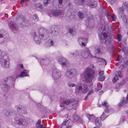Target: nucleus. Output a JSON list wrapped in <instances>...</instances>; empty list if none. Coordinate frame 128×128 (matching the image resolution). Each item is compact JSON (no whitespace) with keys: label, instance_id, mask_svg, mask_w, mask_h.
I'll list each match as a JSON object with an SVG mask.
<instances>
[{"label":"nucleus","instance_id":"64","mask_svg":"<svg viewBox=\"0 0 128 128\" xmlns=\"http://www.w3.org/2000/svg\"><path fill=\"white\" fill-rule=\"evenodd\" d=\"M21 67L22 68L23 67V66L22 64H21Z\"/></svg>","mask_w":128,"mask_h":128},{"label":"nucleus","instance_id":"47","mask_svg":"<svg viewBox=\"0 0 128 128\" xmlns=\"http://www.w3.org/2000/svg\"><path fill=\"white\" fill-rule=\"evenodd\" d=\"M41 123V120H39L37 122V123L36 124V126L37 127H39L40 125V124Z\"/></svg>","mask_w":128,"mask_h":128},{"label":"nucleus","instance_id":"22","mask_svg":"<svg viewBox=\"0 0 128 128\" xmlns=\"http://www.w3.org/2000/svg\"><path fill=\"white\" fill-rule=\"evenodd\" d=\"M97 2H96L92 0L88 1L87 5L92 8L96 7L97 6Z\"/></svg>","mask_w":128,"mask_h":128},{"label":"nucleus","instance_id":"19","mask_svg":"<svg viewBox=\"0 0 128 128\" xmlns=\"http://www.w3.org/2000/svg\"><path fill=\"white\" fill-rule=\"evenodd\" d=\"M103 48L101 45L97 46L95 51V54L98 55L99 56L101 54L102 52V50Z\"/></svg>","mask_w":128,"mask_h":128},{"label":"nucleus","instance_id":"53","mask_svg":"<svg viewBox=\"0 0 128 128\" xmlns=\"http://www.w3.org/2000/svg\"><path fill=\"white\" fill-rule=\"evenodd\" d=\"M104 74V71L102 70L99 73V76H103V75Z\"/></svg>","mask_w":128,"mask_h":128},{"label":"nucleus","instance_id":"40","mask_svg":"<svg viewBox=\"0 0 128 128\" xmlns=\"http://www.w3.org/2000/svg\"><path fill=\"white\" fill-rule=\"evenodd\" d=\"M51 2V0H44L43 2V3L44 6L48 4H50Z\"/></svg>","mask_w":128,"mask_h":128},{"label":"nucleus","instance_id":"6","mask_svg":"<svg viewBox=\"0 0 128 128\" xmlns=\"http://www.w3.org/2000/svg\"><path fill=\"white\" fill-rule=\"evenodd\" d=\"M55 32L53 31L52 32L50 33L46 34L45 33L44 34H40V32H39L38 36H39V38L38 36V35L37 34L36 32H33L32 34V35L34 37V38L35 42L37 44H40L41 39L44 40L47 39L50 34L53 36L54 35V34Z\"/></svg>","mask_w":128,"mask_h":128},{"label":"nucleus","instance_id":"62","mask_svg":"<svg viewBox=\"0 0 128 128\" xmlns=\"http://www.w3.org/2000/svg\"><path fill=\"white\" fill-rule=\"evenodd\" d=\"M71 126H68L66 128H71Z\"/></svg>","mask_w":128,"mask_h":128},{"label":"nucleus","instance_id":"18","mask_svg":"<svg viewBox=\"0 0 128 128\" xmlns=\"http://www.w3.org/2000/svg\"><path fill=\"white\" fill-rule=\"evenodd\" d=\"M17 110L18 112L21 113L26 114H27L26 111L25 110V108L20 105H17L16 106Z\"/></svg>","mask_w":128,"mask_h":128},{"label":"nucleus","instance_id":"63","mask_svg":"<svg viewBox=\"0 0 128 128\" xmlns=\"http://www.w3.org/2000/svg\"><path fill=\"white\" fill-rule=\"evenodd\" d=\"M109 2H111L113 0H107Z\"/></svg>","mask_w":128,"mask_h":128},{"label":"nucleus","instance_id":"50","mask_svg":"<svg viewBox=\"0 0 128 128\" xmlns=\"http://www.w3.org/2000/svg\"><path fill=\"white\" fill-rule=\"evenodd\" d=\"M109 111V109L108 108H106L105 111L103 112H104L106 114H108V112Z\"/></svg>","mask_w":128,"mask_h":128},{"label":"nucleus","instance_id":"30","mask_svg":"<svg viewBox=\"0 0 128 128\" xmlns=\"http://www.w3.org/2000/svg\"><path fill=\"white\" fill-rule=\"evenodd\" d=\"M100 118H97L95 122V124L96 126H101L102 125V122Z\"/></svg>","mask_w":128,"mask_h":128},{"label":"nucleus","instance_id":"5","mask_svg":"<svg viewBox=\"0 0 128 128\" xmlns=\"http://www.w3.org/2000/svg\"><path fill=\"white\" fill-rule=\"evenodd\" d=\"M78 103L75 98H70L64 100L60 105L61 107H64L65 104L67 105L66 108L68 110H70L72 109L76 108V106Z\"/></svg>","mask_w":128,"mask_h":128},{"label":"nucleus","instance_id":"12","mask_svg":"<svg viewBox=\"0 0 128 128\" xmlns=\"http://www.w3.org/2000/svg\"><path fill=\"white\" fill-rule=\"evenodd\" d=\"M58 61L62 66V68L65 66L67 67L69 64L68 61L62 57H60L58 60Z\"/></svg>","mask_w":128,"mask_h":128},{"label":"nucleus","instance_id":"21","mask_svg":"<svg viewBox=\"0 0 128 128\" xmlns=\"http://www.w3.org/2000/svg\"><path fill=\"white\" fill-rule=\"evenodd\" d=\"M80 53L81 52L79 50H76L73 52H70L69 54L71 57H76L80 54Z\"/></svg>","mask_w":128,"mask_h":128},{"label":"nucleus","instance_id":"33","mask_svg":"<svg viewBox=\"0 0 128 128\" xmlns=\"http://www.w3.org/2000/svg\"><path fill=\"white\" fill-rule=\"evenodd\" d=\"M108 116L109 114H106L104 112H103L100 118L101 120L103 121Z\"/></svg>","mask_w":128,"mask_h":128},{"label":"nucleus","instance_id":"61","mask_svg":"<svg viewBox=\"0 0 128 128\" xmlns=\"http://www.w3.org/2000/svg\"><path fill=\"white\" fill-rule=\"evenodd\" d=\"M66 124V123L65 122H64L62 123V126Z\"/></svg>","mask_w":128,"mask_h":128},{"label":"nucleus","instance_id":"7","mask_svg":"<svg viewBox=\"0 0 128 128\" xmlns=\"http://www.w3.org/2000/svg\"><path fill=\"white\" fill-rule=\"evenodd\" d=\"M0 64L3 68H7L9 66V59L8 55L4 52L0 50Z\"/></svg>","mask_w":128,"mask_h":128},{"label":"nucleus","instance_id":"58","mask_svg":"<svg viewBox=\"0 0 128 128\" xmlns=\"http://www.w3.org/2000/svg\"><path fill=\"white\" fill-rule=\"evenodd\" d=\"M88 96H89V95H88V94H87V95L86 96L84 100H86L88 98Z\"/></svg>","mask_w":128,"mask_h":128},{"label":"nucleus","instance_id":"41","mask_svg":"<svg viewBox=\"0 0 128 128\" xmlns=\"http://www.w3.org/2000/svg\"><path fill=\"white\" fill-rule=\"evenodd\" d=\"M102 84H100V86H98V87L95 89L96 91L98 92L102 89Z\"/></svg>","mask_w":128,"mask_h":128},{"label":"nucleus","instance_id":"43","mask_svg":"<svg viewBox=\"0 0 128 128\" xmlns=\"http://www.w3.org/2000/svg\"><path fill=\"white\" fill-rule=\"evenodd\" d=\"M110 16L112 18V20L113 21H116V16L114 14H112L110 15Z\"/></svg>","mask_w":128,"mask_h":128},{"label":"nucleus","instance_id":"14","mask_svg":"<svg viewBox=\"0 0 128 128\" xmlns=\"http://www.w3.org/2000/svg\"><path fill=\"white\" fill-rule=\"evenodd\" d=\"M53 78L54 79H57L59 78L61 75L60 71L56 69L55 67L53 68Z\"/></svg>","mask_w":128,"mask_h":128},{"label":"nucleus","instance_id":"10","mask_svg":"<svg viewBox=\"0 0 128 128\" xmlns=\"http://www.w3.org/2000/svg\"><path fill=\"white\" fill-rule=\"evenodd\" d=\"M88 21L86 22V25L87 27L92 28L94 26V20L93 18V16L91 14L88 18Z\"/></svg>","mask_w":128,"mask_h":128},{"label":"nucleus","instance_id":"51","mask_svg":"<svg viewBox=\"0 0 128 128\" xmlns=\"http://www.w3.org/2000/svg\"><path fill=\"white\" fill-rule=\"evenodd\" d=\"M79 122L80 123L83 124L84 123V121L82 120L80 118H79L78 120Z\"/></svg>","mask_w":128,"mask_h":128},{"label":"nucleus","instance_id":"28","mask_svg":"<svg viewBox=\"0 0 128 128\" xmlns=\"http://www.w3.org/2000/svg\"><path fill=\"white\" fill-rule=\"evenodd\" d=\"M86 116L90 122H92L94 120L95 118L93 115L87 114Z\"/></svg>","mask_w":128,"mask_h":128},{"label":"nucleus","instance_id":"35","mask_svg":"<svg viewBox=\"0 0 128 128\" xmlns=\"http://www.w3.org/2000/svg\"><path fill=\"white\" fill-rule=\"evenodd\" d=\"M104 15L107 17L108 20L110 16L109 12L106 10L105 9H104Z\"/></svg>","mask_w":128,"mask_h":128},{"label":"nucleus","instance_id":"24","mask_svg":"<svg viewBox=\"0 0 128 128\" xmlns=\"http://www.w3.org/2000/svg\"><path fill=\"white\" fill-rule=\"evenodd\" d=\"M50 62V60L47 58H46L40 60V63L41 65H46L48 64Z\"/></svg>","mask_w":128,"mask_h":128},{"label":"nucleus","instance_id":"9","mask_svg":"<svg viewBox=\"0 0 128 128\" xmlns=\"http://www.w3.org/2000/svg\"><path fill=\"white\" fill-rule=\"evenodd\" d=\"M76 73L75 70L71 69L66 71L64 74V76L66 78L70 79L72 78Z\"/></svg>","mask_w":128,"mask_h":128},{"label":"nucleus","instance_id":"16","mask_svg":"<svg viewBox=\"0 0 128 128\" xmlns=\"http://www.w3.org/2000/svg\"><path fill=\"white\" fill-rule=\"evenodd\" d=\"M122 76V74L120 71H117L115 74V76L113 78L112 80L114 83L115 82L118 80V77L121 78Z\"/></svg>","mask_w":128,"mask_h":128},{"label":"nucleus","instance_id":"60","mask_svg":"<svg viewBox=\"0 0 128 128\" xmlns=\"http://www.w3.org/2000/svg\"><path fill=\"white\" fill-rule=\"evenodd\" d=\"M101 126H96L94 127V128H99Z\"/></svg>","mask_w":128,"mask_h":128},{"label":"nucleus","instance_id":"49","mask_svg":"<svg viewBox=\"0 0 128 128\" xmlns=\"http://www.w3.org/2000/svg\"><path fill=\"white\" fill-rule=\"evenodd\" d=\"M94 90H90L87 94H88V95H90L91 94H92L93 93H94Z\"/></svg>","mask_w":128,"mask_h":128},{"label":"nucleus","instance_id":"45","mask_svg":"<svg viewBox=\"0 0 128 128\" xmlns=\"http://www.w3.org/2000/svg\"><path fill=\"white\" fill-rule=\"evenodd\" d=\"M4 37H3L2 34H0V43L4 41Z\"/></svg>","mask_w":128,"mask_h":128},{"label":"nucleus","instance_id":"11","mask_svg":"<svg viewBox=\"0 0 128 128\" xmlns=\"http://www.w3.org/2000/svg\"><path fill=\"white\" fill-rule=\"evenodd\" d=\"M52 15L55 16H60L62 17L64 16V12L62 10H53L51 12Z\"/></svg>","mask_w":128,"mask_h":128},{"label":"nucleus","instance_id":"23","mask_svg":"<svg viewBox=\"0 0 128 128\" xmlns=\"http://www.w3.org/2000/svg\"><path fill=\"white\" fill-rule=\"evenodd\" d=\"M95 58H97L96 62L99 64H104L105 65H106V61L104 58H96V57Z\"/></svg>","mask_w":128,"mask_h":128},{"label":"nucleus","instance_id":"8","mask_svg":"<svg viewBox=\"0 0 128 128\" xmlns=\"http://www.w3.org/2000/svg\"><path fill=\"white\" fill-rule=\"evenodd\" d=\"M80 56L82 58L84 59H88L90 58H92L96 57V56L92 55L89 48H85L81 50Z\"/></svg>","mask_w":128,"mask_h":128},{"label":"nucleus","instance_id":"56","mask_svg":"<svg viewBox=\"0 0 128 128\" xmlns=\"http://www.w3.org/2000/svg\"><path fill=\"white\" fill-rule=\"evenodd\" d=\"M26 0H21V4H23L24 2H26Z\"/></svg>","mask_w":128,"mask_h":128},{"label":"nucleus","instance_id":"27","mask_svg":"<svg viewBox=\"0 0 128 128\" xmlns=\"http://www.w3.org/2000/svg\"><path fill=\"white\" fill-rule=\"evenodd\" d=\"M118 16L119 17L122 16L124 12V9L122 7L119 8L118 9Z\"/></svg>","mask_w":128,"mask_h":128},{"label":"nucleus","instance_id":"17","mask_svg":"<svg viewBox=\"0 0 128 128\" xmlns=\"http://www.w3.org/2000/svg\"><path fill=\"white\" fill-rule=\"evenodd\" d=\"M78 41L80 45L85 46L88 42V39L86 38H78Z\"/></svg>","mask_w":128,"mask_h":128},{"label":"nucleus","instance_id":"20","mask_svg":"<svg viewBox=\"0 0 128 128\" xmlns=\"http://www.w3.org/2000/svg\"><path fill=\"white\" fill-rule=\"evenodd\" d=\"M128 94H127L126 98L122 97V98L120 102L118 104V106H120L124 105L125 103H126L128 100Z\"/></svg>","mask_w":128,"mask_h":128},{"label":"nucleus","instance_id":"26","mask_svg":"<svg viewBox=\"0 0 128 128\" xmlns=\"http://www.w3.org/2000/svg\"><path fill=\"white\" fill-rule=\"evenodd\" d=\"M123 64L119 67V69L122 70L124 67H126L128 66V61L127 60H123Z\"/></svg>","mask_w":128,"mask_h":128},{"label":"nucleus","instance_id":"59","mask_svg":"<svg viewBox=\"0 0 128 128\" xmlns=\"http://www.w3.org/2000/svg\"><path fill=\"white\" fill-rule=\"evenodd\" d=\"M59 3L60 4H61L62 3V0H58Z\"/></svg>","mask_w":128,"mask_h":128},{"label":"nucleus","instance_id":"39","mask_svg":"<svg viewBox=\"0 0 128 128\" xmlns=\"http://www.w3.org/2000/svg\"><path fill=\"white\" fill-rule=\"evenodd\" d=\"M102 105L104 107H108L109 105L106 101L103 102L102 103Z\"/></svg>","mask_w":128,"mask_h":128},{"label":"nucleus","instance_id":"34","mask_svg":"<svg viewBox=\"0 0 128 128\" xmlns=\"http://www.w3.org/2000/svg\"><path fill=\"white\" fill-rule=\"evenodd\" d=\"M34 6L35 8L37 10L41 9L42 7V6L40 3L35 4H34Z\"/></svg>","mask_w":128,"mask_h":128},{"label":"nucleus","instance_id":"42","mask_svg":"<svg viewBox=\"0 0 128 128\" xmlns=\"http://www.w3.org/2000/svg\"><path fill=\"white\" fill-rule=\"evenodd\" d=\"M120 88V84H117L114 88L116 92H118Z\"/></svg>","mask_w":128,"mask_h":128},{"label":"nucleus","instance_id":"54","mask_svg":"<svg viewBox=\"0 0 128 128\" xmlns=\"http://www.w3.org/2000/svg\"><path fill=\"white\" fill-rule=\"evenodd\" d=\"M122 58V56H119L117 58V60L118 61H119L120 59H121Z\"/></svg>","mask_w":128,"mask_h":128},{"label":"nucleus","instance_id":"3","mask_svg":"<svg viewBox=\"0 0 128 128\" xmlns=\"http://www.w3.org/2000/svg\"><path fill=\"white\" fill-rule=\"evenodd\" d=\"M68 84L70 87L75 86V92L77 95H80L82 94H86L88 90V88L87 85L84 83H79L77 85L68 82Z\"/></svg>","mask_w":128,"mask_h":128},{"label":"nucleus","instance_id":"1","mask_svg":"<svg viewBox=\"0 0 128 128\" xmlns=\"http://www.w3.org/2000/svg\"><path fill=\"white\" fill-rule=\"evenodd\" d=\"M29 72L28 70H24L19 75L18 74H16L15 76L16 80L19 77L23 78L25 76H28V74L27 73ZM15 80L14 77L12 76L5 78L2 85V88L3 90L6 92L9 90L11 86H14V82Z\"/></svg>","mask_w":128,"mask_h":128},{"label":"nucleus","instance_id":"13","mask_svg":"<svg viewBox=\"0 0 128 128\" xmlns=\"http://www.w3.org/2000/svg\"><path fill=\"white\" fill-rule=\"evenodd\" d=\"M14 122L20 125H25L27 124V122L25 119L23 118H15Z\"/></svg>","mask_w":128,"mask_h":128},{"label":"nucleus","instance_id":"48","mask_svg":"<svg viewBox=\"0 0 128 128\" xmlns=\"http://www.w3.org/2000/svg\"><path fill=\"white\" fill-rule=\"evenodd\" d=\"M122 38V36L120 34H118L117 36V39L118 42L120 41Z\"/></svg>","mask_w":128,"mask_h":128},{"label":"nucleus","instance_id":"55","mask_svg":"<svg viewBox=\"0 0 128 128\" xmlns=\"http://www.w3.org/2000/svg\"><path fill=\"white\" fill-rule=\"evenodd\" d=\"M124 84V80H122L121 81L120 83V86L121 85H123Z\"/></svg>","mask_w":128,"mask_h":128},{"label":"nucleus","instance_id":"32","mask_svg":"<svg viewBox=\"0 0 128 128\" xmlns=\"http://www.w3.org/2000/svg\"><path fill=\"white\" fill-rule=\"evenodd\" d=\"M122 7L124 9H126V11L128 12V2H124Z\"/></svg>","mask_w":128,"mask_h":128},{"label":"nucleus","instance_id":"2","mask_svg":"<svg viewBox=\"0 0 128 128\" xmlns=\"http://www.w3.org/2000/svg\"><path fill=\"white\" fill-rule=\"evenodd\" d=\"M98 33L99 38L103 44L106 45H110L112 47L115 46L114 41L112 40V39L110 36H108V32L106 30L104 26L100 28Z\"/></svg>","mask_w":128,"mask_h":128},{"label":"nucleus","instance_id":"57","mask_svg":"<svg viewBox=\"0 0 128 128\" xmlns=\"http://www.w3.org/2000/svg\"><path fill=\"white\" fill-rule=\"evenodd\" d=\"M38 127H39V128H44L42 124H40V125Z\"/></svg>","mask_w":128,"mask_h":128},{"label":"nucleus","instance_id":"36","mask_svg":"<svg viewBox=\"0 0 128 128\" xmlns=\"http://www.w3.org/2000/svg\"><path fill=\"white\" fill-rule=\"evenodd\" d=\"M69 31L70 34H72V35H74L76 32V30L74 28H69Z\"/></svg>","mask_w":128,"mask_h":128},{"label":"nucleus","instance_id":"4","mask_svg":"<svg viewBox=\"0 0 128 128\" xmlns=\"http://www.w3.org/2000/svg\"><path fill=\"white\" fill-rule=\"evenodd\" d=\"M94 73L91 68H87L84 72L80 74L81 76L84 79L86 82H90L94 78Z\"/></svg>","mask_w":128,"mask_h":128},{"label":"nucleus","instance_id":"29","mask_svg":"<svg viewBox=\"0 0 128 128\" xmlns=\"http://www.w3.org/2000/svg\"><path fill=\"white\" fill-rule=\"evenodd\" d=\"M54 43V42L52 40L49 39L46 42L45 45L47 47H50L53 46Z\"/></svg>","mask_w":128,"mask_h":128},{"label":"nucleus","instance_id":"15","mask_svg":"<svg viewBox=\"0 0 128 128\" xmlns=\"http://www.w3.org/2000/svg\"><path fill=\"white\" fill-rule=\"evenodd\" d=\"M10 29L14 32H16V31H18V28L15 24L13 22H10L8 24Z\"/></svg>","mask_w":128,"mask_h":128},{"label":"nucleus","instance_id":"37","mask_svg":"<svg viewBox=\"0 0 128 128\" xmlns=\"http://www.w3.org/2000/svg\"><path fill=\"white\" fill-rule=\"evenodd\" d=\"M78 15L79 17L81 19H82L84 17V14L80 11L78 13Z\"/></svg>","mask_w":128,"mask_h":128},{"label":"nucleus","instance_id":"52","mask_svg":"<svg viewBox=\"0 0 128 128\" xmlns=\"http://www.w3.org/2000/svg\"><path fill=\"white\" fill-rule=\"evenodd\" d=\"M84 1V0H79L78 2L79 4L80 5H82L83 4Z\"/></svg>","mask_w":128,"mask_h":128},{"label":"nucleus","instance_id":"38","mask_svg":"<svg viewBox=\"0 0 128 128\" xmlns=\"http://www.w3.org/2000/svg\"><path fill=\"white\" fill-rule=\"evenodd\" d=\"M79 118V117L76 115L75 114L73 116V118L75 122L78 121Z\"/></svg>","mask_w":128,"mask_h":128},{"label":"nucleus","instance_id":"31","mask_svg":"<svg viewBox=\"0 0 128 128\" xmlns=\"http://www.w3.org/2000/svg\"><path fill=\"white\" fill-rule=\"evenodd\" d=\"M120 17L122 18L125 23H128V16L124 14L122 15V16H120Z\"/></svg>","mask_w":128,"mask_h":128},{"label":"nucleus","instance_id":"25","mask_svg":"<svg viewBox=\"0 0 128 128\" xmlns=\"http://www.w3.org/2000/svg\"><path fill=\"white\" fill-rule=\"evenodd\" d=\"M119 49L121 51L124 53L125 55L128 56V49L127 47L124 46H120Z\"/></svg>","mask_w":128,"mask_h":128},{"label":"nucleus","instance_id":"46","mask_svg":"<svg viewBox=\"0 0 128 128\" xmlns=\"http://www.w3.org/2000/svg\"><path fill=\"white\" fill-rule=\"evenodd\" d=\"M33 18L36 21L38 20V18L36 14H35L33 15Z\"/></svg>","mask_w":128,"mask_h":128},{"label":"nucleus","instance_id":"44","mask_svg":"<svg viewBox=\"0 0 128 128\" xmlns=\"http://www.w3.org/2000/svg\"><path fill=\"white\" fill-rule=\"evenodd\" d=\"M105 79V77L104 76H99L98 78L99 81H103Z\"/></svg>","mask_w":128,"mask_h":128}]
</instances>
